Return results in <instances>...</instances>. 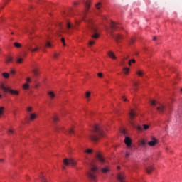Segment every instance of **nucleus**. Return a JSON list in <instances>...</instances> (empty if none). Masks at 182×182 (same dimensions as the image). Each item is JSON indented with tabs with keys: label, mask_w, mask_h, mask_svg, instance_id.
Instances as JSON below:
<instances>
[{
	"label": "nucleus",
	"mask_w": 182,
	"mask_h": 182,
	"mask_svg": "<svg viewBox=\"0 0 182 182\" xmlns=\"http://www.w3.org/2000/svg\"><path fill=\"white\" fill-rule=\"evenodd\" d=\"M40 178L42 182H48V181L46 180V178H45V176H41Z\"/></svg>",
	"instance_id": "nucleus-32"
},
{
	"label": "nucleus",
	"mask_w": 182,
	"mask_h": 182,
	"mask_svg": "<svg viewBox=\"0 0 182 182\" xmlns=\"http://www.w3.org/2000/svg\"><path fill=\"white\" fill-rule=\"evenodd\" d=\"M66 28H67L68 31H69V30L73 28L74 26H72V24H70V22H68V23H66Z\"/></svg>",
	"instance_id": "nucleus-21"
},
{
	"label": "nucleus",
	"mask_w": 182,
	"mask_h": 182,
	"mask_svg": "<svg viewBox=\"0 0 182 182\" xmlns=\"http://www.w3.org/2000/svg\"><path fill=\"white\" fill-rule=\"evenodd\" d=\"M95 171H97V167L94 166L91 168L90 171L87 173L89 178L91 180H96V176L95 175Z\"/></svg>",
	"instance_id": "nucleus-7"
},
{
	"label": "nucleus",
	"mask_w": 182,
	"mask_h": 182,
	"mask_svg": "<svg viewBox=\"0 0 182 182\" xmlns=\"http://www.w3.org/2000/svg\"><path fill=\"white\" fill-rule=\"evenodd\" d=\"M134 90H137V82H134Z\"/></svg>",
	"instance_id": "nucleus-45"
},
{
	"label": "nucleus",
	"mask_w": 182,
	"mask_h": 182,
	"mask_svg": "<svg viewBox=\"0 0 182 182\" xmlns=\"http://www.w3.org/2000/svg\"><path fill=\"white\" fill-rule=\"evenodd\" d=\"M63 164H65V166H72L73 167L74 166H76V161H75V160L70 159H63Z\"/></svg>",
	"instance_id": "nucleus-8"
},
{
	"label": "nucleus",
	"mask_w": 182,
	"mask_h": 182,
	"mask_svg": "<svg viewBox=\"0 0 182 182\" xmlns=\"http://www.w3.org/2000/svg\"><path fill=\"white\" fill-rule=\"evenodd\" d=\"M23 89H25L26 90H28V89H29V84H28V83L24 84L23 86Z\"/></svg>",
	"instance_id": "nucleus-34"
},
{
	"label": "nucleus",
	"mask_w": 182,
	"mask_h": 182,
	"mask_svg": "<svg viewBox=\"0 0 182 182\" xmlns=\"http://www.w3.org/2000/svg\"><path fill=\"white\" fill-rule=\"evenodd\" d=\"M125 157L126 159H128V157H130V152H126Z\"/></svg>",
	"instance_id": "nucleus-43"
},
{
	"label": "nucleus",
	"mask_w": 182,
	"mask_h": 182,
	"mask_svg": "<svg viewBox=\"0 0 182 182\" xmlns=\"http://www.w3.org/2000/svg\"><path fill=\"white\" fill-rule=\"evenodd\" d=\"M109 26H110V28L105 26L106 32H107V33H109V35H111L112 38H113L116 41V42L117 43H119V42H120V41H122V39H123V36H122L120 34L114 35L113 33V31H116L117 29V28H119V24L114 21H111V23H109Z\"/></svg>",
	"instance_id": "nucleus-1"
},
{
	"label": "nucleus",
	"mask_w": 182,
	"mask_h": 182,
	"mask_svg": "<svg viewBox=\"0 0 182 182\" xmlns=\"http://www.w3.org/2000/svg\"><path fill=\"white\" fill-rule=\"evenodd\" d=\"M22 62H23V58H18L17 60V63H22Z\"/></svg>",
	"instance_id": "nucleus-39"
},
{
	"label": "nucleus",
	"mask_w": 182,
	"mask_h": 182,
	"mask_svg": "<svg viewBox=\"0 0 182 182\" xmlns=\"http://www.w3.org/2000/svg\"><path fill=\"white\" fill-rule=\"evenodd\" d=\"M89 46H93L95 45V40H91L88 43Z\"/></svg>",
	"instance_id": "nucleus-29"
},
{
	"label": "nucleus",
	"mask_w": 182,
	"mask_h": 182,
	"mask_svg": "<svg viewBox=\"0 0 182 182\" xmlns=\"http://www.w3.org/2000/svg\"><path fill=\"white\" fill-rule=\"evenodd\" d=\"M0 161H4V159H0Z\"/></svg>",
	"instance_id": "nucleus-63"
},
{
	"label": "nucleus",
	"mask_w": 182,
	"mask_h": 182,
	"mask_svg": "<svg viewBox=\"0 0 182 182\" xmlns=\"http://www.w3.org/2000/svg\"><path fill=\"white\" fill-rule=\"evenodd\" d=\"M132 63H136V60L132 59V60H129V62L128 63V65L129 66H132Z\"/></svg>",
	"instance_id": "nucleus-33"
},
{
	"label": "nucleus",
	"mask_w": 182,
	"mask_h": 182,
	"mask_svg": "<svg viewBox=\"0 0 182 182\" xmlns=\"http://www.w3.org/2000/svg\"><path fill=\"white\" fill-rule=\"evenodd\" d=\"M129 70H130V69L129 68H124L123 69V72L125 75H128L129 74Z\"/></svg>",
	"instance_id": "nucleus-25"
},
{
	"label": "nucleus",
	"mask_w": 182,
	"mask_h": 182,
	"mask_svg": "<svg viewBox=\"0 0 182 182\" xmlns=\"http://www.w3.org/2000/svg\"><path fill=\"white\" fill-rule=\"evenodd\" d=\"M27 111L31 113V112H32V108L31 107H27Z\"/></svg>",
	"instance_id": "nucleus-50"
},
{
	"label": "nucleus",
	"mask_w": 182,
	"mask_h": 182,
	"mask_svg": "<svg viewBox=\"0 0 182 182\" xmlns=\"http://www.w3.org/2000/svg\"><path fill=\"white\" fill-rule=\"evenodd\" d=\"M5 108L4 107H0V117H2V114H4V109Z\"/></svg>",
	"instance_id": "nucleus-28"
},
{
	"label": "nucleus",
	"mask_w": 182,
	"mask_h": 182,
	"mask_svg": "<svg viewBox=\"0 0 182 182\" xmlns=\"http://www.w3.org/2000/svg\"><path fill=\"white\" fill-rule=\"evenodd\" d=\"M143 127L144 130H147L149 127V125H146V124H144Z\"/></svg>",
	"instance_id": "nucleus-46"
},
{
	"label": "nucleus",
	"mask_w": 182,
	"mask_h": 182,
	"mask_svg": "<svg viewBox=\"0 0 182 182\" xmlns=\"http://www.w3.org/2000/svg\"><path fill=\"white\" fill-rule=\"evenodd\" d=\"M58 117H54L53 118V121L54 123H56V122H58Z\"/></svg>",
	"instance_id": "nucleus-40"
},
{
	"label": "nucleus",
	"mask_w": 182,
	"mask_h": 182,
	"mask_svg": "<svg viewBox=\"0 0 182 182\" xmlns=\"http://www.w3.org/2000/svg\"><path fill=\"white\" fill-rule=\"evenodd\" d=\"M134 42H136V40H134V38H131L129 41H128L129 45H133Z\"/></svg>",
	"instance_id": "nucleus-26"
},
{
	"label": "nucleus",
	"mask_w": 182,
	"mask_h": 182,
	"mask_svg": "<svg viewBox=\"0 0 182 182\" xmlns=\"http://www.w3.org/2000/svg\"><path fill=\"white\" fill-rule=\"evenodd\" d=\"M46 46L48 48H50L51 44H50V43L47 42L46 44Z\"/></svg>",
	"instance_id": "nucleus-49"
},
{
	"label": "nucleus",
	"mask_w": 182,
	"mask_h": 182,
	"mask_svg": "<svg viewBox=\"0 0 182 182\" xmlns=\"http://www.w3.org/2000/svg\"><path fill=\"white\" fill-rule=\"evenodd\" d=\"M137 130L141 131V130H143V128L140 126H138L137 127Z\"/></svg>",
	"instance_id": "nucleus-52"
},
{
	"label": "nucleus",
	"mask_w": 182,
	"mask_h": 182,
	"mask_svg": "<svg viewBox=\"0 0 182 182\" xmlns=\"http://www.w3.org/2000/svg\"><path fill=\"white\" fill-rule=\"evenodd\" d=\"M102 19H107V16H102Z\"/></svg>",
	"instance_id": "nucleus-57"
},
{
	"label": "nucleus",
	"mask_w": 182,
	"mask_h": 182,
	"mask_svg": "<svg viewBox=\"0 0 182 182\" xmlns=\"http://www.w3.org/2000/svg\"><path fill=\"white\" fill-rule=\"evenodd\" d=\"M3 76L4 77H5V79H8V77H9V73H3Z\"/></svg>",
	"instance_id": "nucleus-31"
},
{
	"label": "nucleus",
	"mask_w": 182,
	"mask_h": 182,
	"mask_svg": "<svg viewBox=\"0 0 182 182\" xmlns=\"http://www.w3.org/2000/svg\"><path fill=\"white\" fill-rule=\"evenodd\" d=\"M26 82L27 83H29V82H31V77H27Z\"/></svg>",
	"instance_id": "nucleus-53"
},
{
	"label": "nucleus",
	"mask_w": 182,
	"mask_h": 182,
	"mask_svg": "<svg viewBox=\"0 0 182 182\" xmlns=\"http://www.w3.org/2000/svg\"><path fill=\"white\" fill-rule=\"evenodd\" d=\"M48 95L49 96L51 100H53V99H55V95L54 92H52V91L48 92Z\"/></svg>",
	"instance_id": "nucleus-15"
},
{
	"label": "nucleus",
	"mask_w": 182,
	"mask_h": 182,
	"mask_svg": "<svg viewBox=\"0 0 182 182\" xmlns=\"http://www.w3.org/2000/svg\"><path fill=\"white\" fill-rule=\"evenodd\" d=\"M121 132H122L123 134H126V131H125L124 129H122V130L121 131Z\"/></svg>",
	"instance_id": "nucleus-54"
},
{
	"label": "nucleus",
	"mask_w": 182,
	"mask_h": 182,
	"mask_svg": "<svg viewBox=\"0 0 182 182\" xmlns=\"http://www.w3.org/2000/svg\"><path fill=\"white\" fill-rule=\"evenodd\" d=\"M11 73L12 75H15V71H14V70H11Z\"/></svg>",
	"instance_id": "nucleus-55"
},
{
	"label": "nucleus",
	"mask_w": 182,
	"mask_h": 182,
	"mask_svg": "<svg viewBox=\"0 0 182 182\" xmlns=\"http://www.w3.org/2000/svg\"><path fill=\"white\" fill-rule=\"evenodd\" d=\"M139 144H140L142 147H144V146H146V141H144V140L140 141Z\"/></svg>",
	"instance_id": "nucleus-27"
},
{
	"label": "nucleus",
	"mask_w": 182,
	"mask_h": 182,
	"mask_svg": "<svg viewBox=\"0 0 182 182\" xmlns=\"http://www.w3.org/2000/svg\"><path fill=\"white\" fill-rule=\"evenodd\" d=\"M129 124L131 126L134 127V122H133V120H134V118L136 116V112H134V109H130L129 112Z\"/></svg>",
	"instance_id": "nucleus-5"
},
{
	"label": "nucleus",
	"mask_w": 182,
	"mask_h": 182,
	"mask_svg": "<svg viewBox=\"0 0 182 182\" xmlns=\"http://www.w3.org/2000/svg\"><path fill=\"white\" fill-rule=\"evenodd\" d=\"M101 171L104 174H107V173H109L110 171V169L109 168V167L106 166L105 168H101Z\"/></svg>",
	"instance_id": "nucleus-16"
},
{
	"label": "nucleus",
	"mask_w": 182,
	"mask_h": 182,
	"mask_svg": "<svg viewBox=\"0 0 182 182\" xmlns=\"http://www.w3.org/2000/svg\"><path fill=\"white\" fill-rule=\"evenodd\" d=\"M55 132L60 133V132H64V129L62 127H55Z\"/></svg>",
	"instance_id": "nucleus-19"
},
{
	"label": "nucleus",
	"mask_w": 182,
	"mask_h": 182,
	"mask_svg": "<svg viewBox=\"0 0 182 182\" xmlns=\"http://www.w3.org/2000/svg\"><path fill=\"white\" fill-rule=\"evenodd\" d=\"M14 46H15V48H21L22 45H21V43H14Z\"/></svg>",
	"instance_id": "nucleus-30"
},
{
	"label": "nucleus",
	"mask_w": 182,
	"mask_h": 182,
	"mask_svg": "<svg viewBox=\"0 0 182 182\" xmlns=\"http://www.w3.org/2000/svg\"><path fill=\"white\" fill-rule=\"evenodd\" d=\"M74 5H77V2H75V3H74Z\"/></svg>",
	"instance_id": "nucleus-62"
},
{
	"label": "nucleus",
	"mask_w": 182,
	"mask_h": 182,
	"mask_svg": "<svg viewBox=\"0 0 182 182\" xmlns=\"http://www.w3.org/2000/svg\"><path fill=\"white\" fill-rule=\"evenodd\" d=\"M65 166H63V170H65Z\"/></svg>",
	"instance_id": "nucleus-61"
},
{
	"label": "nucleus",
	"mask_w": 182,
	"mask_h": 182,
	"mask_svg": "<svg viewBox=\"0 0 182 182\" xmlns=\"http://www.w3.org/2000/svg\"><path fill=\"white\" fill-rule=\"evenodd\" d=\"M156 39H157V37L156 36L153 38V41H156Z\"/></svg>",
	"instance_id": "nucleus-58"
},
{
	"label": "nucleus",
	"mask_w": 182,
	"mask_h": 182,
	"mask_svg": "<svg viewBox=\"0 0 182 182\" xmlns=\"http://www.w3.org/2000/svg\"><path fill=\"white\" fill-rule=\"evenodd\" d=\"M33 73L34 76H38L39 75V71L36 69L33 70Z\"/></svg>",
	"instance_id": "nucleus-24"
},
{
	"label": "nucleus",
	"mask_w": 182,
	"mask_h": 182,
	"mask_svg": "<svg viewBox=\"0 0 182 182\" xmlns=\"http://www.w3.org/2000/svg\"><path fill=\"white\" fill-rule=\"evenodd\" d=\"M58 56H59V54H58V53H54V55H53L54 59H57V58H58Z\"/></svg>",
	"instance_id": "nucleus-47"
},
{
	"label": "nucleus",
	"mask_w": 182,
	"mask_h": 182,
	"mask_svg": "<svg viewBox=\"0 0 182 182\" xmlns=\"http://www.w3.org/2000/svg\"><path fill=\"white\" fill-rule=\"evenodd\" d=\"M150 103L151 106H156V105H157V102H156V100H151Z\"/></svg>",
	"instance_id": "nucleus-35"
},
{
	"label": "nucleus",
	"mask_w": 182,
	"mask_h": 182,
	"mask_svg": "<svg viewBox=\"0 0 182 182\" xmlns=\"http://www.w3.org/2000/svg\"><path fill=\"white\" fill-rule=\"evenodd\" d=\"M158 143H159V141L157 140V139L152 137L151 140L148 142V144L151 147H154V146H156V144H157Z\"/></svg>",
	"instance_id": "nucleus-9"
},
{
	"label": "nucleus",
	"mask_w": 182,
	"mask_h": 182,
	"mask_svg": "<svg viewBox=\"0 0 182 182\" xmlns=\"http://www.w3.org/2000/svg\"><path fill=\"white\" fill-rule=\"evenodd\" d=\"M108 56L111 58V59H116V55H114V53L112 51L108 52Z\"/></svg>",
	"instance_id": "nucleus-17"
},
{
	"label": "nucleus",
	"mask_w": 182,
	"mask_h": 182,
	"mask_svg": "<svg viewBox=\"0 0 182 182\" xmlns=\"http://www.w3.org/2000/svg\"><path fill=\"white\" fill-rule=\"evenodd\" d=\"M14 133H15V130L14 129H10L7 131V134H9V136L14 134Z\"/></svg>",
	"instance_id": "nucleus-22"
},
{
	"label": "nucleus",
	"mask_w": 182,
	"mask_h": 182,
	"mask_svg": "<svg viewBox=\"0 0 182 182\" xmlns=\"http://www.w3.org/2000/svg\"><path fill=\"white\" fill-rule=\"evenodd\" d=\"M125 178H126V176H124V173H119L117 175V180L119 182H126L124 181Z\"/></svg>",
	"instance_id": "nucleus-13"
},
{
	"label": "nucleus",
	"mask_w": 182,
	"mask_h": 182,
	"mask_svg": "<svg viewBox=\"0 0 182 182\" xmlns=\"http://www.w3.org/2000/svg\"><path fill=\"white\" fill-rule=\"evenodd\" d=\"M124 143L128 149H130V147H132V139H130V137L125 136Z\"/></svg>",
	"instance_id": "nucleus-10"
},
{
	"label": "nucleus",
	"mask_w": 182,
	"mask_h": 182,
	"mask_svg": "<svg viewBox=\"0 0 182 182\" xmlns=\"http://www.w3.org/2000/svg\"><path fill=\"white\" fill-rule=\"evenodd\" d=\"M166 107L163 105H160L159 107H157L156 110L159 112V114H163L164 113V110Z\"/></svg>",
	"instance_id": "nucleus-12"
},
{
	"label": "nucleus",
	"mask_w": 182,
	"mask_h": 182,
	"mask_svg": "<svg viewBox=\"0 0 182 182\" xmlns=\"http://www.w3.org/2000/svg\"><path fill=\"white\" fill-rule=\"evenodd\" d=\"M12 60H13L12 57H6V63H10V62H12Z\"/></svg>",
	"instance_id": "nucleus-23"
},
{
	"label": "nucleus",
	"mask_w": 182,
	"mask_h": 182,
	"mask_svg": "<svg viewBox=\"0 0 182 182\" xmlns=\"http://www.w3.org/2000/svg\"><path fill=\"white\" fill-rule=\"evenodd\" d=\"M59 26H60V29H62V24L60 23Z\"/></svg>",
	"instance_id": "nucleus-59"
},
{
	"label": "nucleus",
	"mask_w": 182,
	"mask_h": 182,
	"mask_svg": "<svg viewBox=\"0 0 182 182\" xmlns=\"http://www.w3.org/2000/svg\"><path fill=\"white\" fill-rule=\"evenodd\" d=\"M98 77H103V74L102 73H99L97 74Z\"/></svg>",
	"instance_id": "nucleus-48"
},
{
	"label": "nucleus",
	"mask_w": 182,
	"mask_h": 182,
	"mask_svg": "<svg viewBox=\"0 0 182 182\" xmlns=\"http://www.w3.org/2000/svg\"><path fill=\"white\" fill-rule=\"evenodd\" d=\"M95 6L97 9H100V8H102V4L97 3Z\"/></svg>",
	"instance_id": "nucleus-36"
},
{
	"label": "nucleus",
	"mask_w": 182,
	"mask_h": 182,
	"mask_svg": "<svg viewBox=\"0 0 182 182\" xmlns=\"http://www.w3.org/2000/svg\"><path fill=\"white\" fill-rule=\"evenodd\" d=\"M67 33H69V31H67Z\"/></svg>",
	"instance_id": "nucleus-64"
},
{
	"label": "nucleus",
	"mask_w": 182,
	"mask_h": 182,
	"mask_svg": "<svg viewBox=\"0 0 182 182\" xmlns=\"http://www.w3.org/2000/svg\"><path fill=\"white\" fill-rule=\"evenodd\" d=\"M37 115L36 113H31L30 114V120H35V119H36Z\"/></svg>",
	"instance_id": "nucleus-18"
},
{
	"label": "nucleus",
	"mask_w": 182,
	"mask_h": 182,
	"mask_svg": "<svg viewBox=\"0 0 182 182\" xmlns=\"http://www.w3.org/2000/svg\"><path fill=\"white\" fill-rule=\"evenodd\" d=\"M124 59H129V55H127V57H124V58L122 59V61L121 63V65H122V66H124Z\"/></svg>",
	"instance_id": "nucleus-37"
},
{
	"label": "nucleus",
	"mask_w": 182,
	"mask_h": 182,
	"mask_svg": "<svg viewBox=\"0 0 182 182\" xmlns=\"http://www.w3.org/2000/svg\"><path fill=\"white\" fill-rule=\"evenodd\" d=\"M0 89L1 90H4V92H8L9 93H11V95H13V96H18L19 95V92L18 90H12L9 88L7 86H5V85L1 84L0 85Z\"/></svg>",
	"instance_id": "nucleus-4"
},
{
	"label": "nucleus",
	"mask_w": 182,
	"mask_h": 182,
	"mask_svg": "<svg viewBox=\"0 0 182 182\" xmlns=\"http://www.w3.org/2000/svg\"><path fill=\"white\" fill-rule=\"evenodd\" d=\"M85 97L87 99H89V97H90V92H87L85 93Z\"/></svg>",
	"instance_id": "nucleus-38"
},
{
	"label": "nucleus",
	"mask_w": 182,
	"mask_h": 182,
	"mask_svg": "<svg viewBox=\"0 0 182 182\" xmlns=\"http://www.w3.org/2000/svg\"><path fill=\"white\" fill-rule=\"evenodd\" d=\"M87 102H89L90 100V98H87Z\"/></svg>",
	"instance_id": "nucleus-60"
},
{
	"label": "nucleus",
	"mask_w": 182,
	"mask_h": 182,
	"mask_svg": "<svg viewBox=\"0 0 182 182\" xmlns=\"http://www.w3.org/2000/svg\"><path fill=\"white\" fill-rule=\"evenodd\" d=\"M68 134H73V129L70 128V129L68 130Z\"/></svg>",
	"instance_id": "nucleus-41"
},
{
	"label": "nucleus",
	"mask_w": 182,
	"mask_h": 182,
	"mask_svg": "<svg viewBox=\"0 0 182 182\" xmlns=\"http://www.w3.org/2000/svg\"><path fill=\"white\" fill-rule=\"evenodd\" d=\"M102 136H103V130H102L100 126L96 124L93 127V131L89 135V139L92 141H97L99 137H102Z\"/></svg>",
	"instance_id": "nucleus-2"
},
{
	"label": "nucleus",
	"mask_w": 182,
	"mask_h": 182,
	"mask_svg": "<svg viewBox=\"0 0 182 182\" xmlns=\"http://www.w3.org/2000/svg\"><path fill=\"white\" fill-rule=\"evenodd\" d=\"M61 42H62L63 46H66V43H65V39L63 38H61Z\"/></svg>",
	"instance_id": "nucleus-44"
},
{
	"label": "nucleus",
	"mask_w": 182,
	"mask_h": 182,
	"mask_svg": "<svg viewBox=\"0 0 182 182\" xmlns=\"http://www.w3.org/2000/svg\"><path fill=\"white\" fill-rule=\"evenodd\" d=\"M86 153H88V154H90V153H92V149H87Z\"/></svg>",
	"instance_id": "nucleus-51"
},
{
	"label": "nucleus",
	"mask_w": 182,
	"mask_h": 182,
	"mask_svg": "<svg viewBox=\"0 0 182 182\" xmlns=\"http://www.w3.org/2000/svg\"><path fill=\"white\" fill-rule=\"evenodd\" d=\"M122 99H124V102H127V98H125L124 97H122Z\"/></svg>",
	"instance_id": "nucleus-56"
},
{
	"label": "nucleus",
	"mask_w": 182,
	"mask_h": 182,
	"mask_svg": "<svg viewBox=\"0 0 182 182\" xmlns=\"http://www.w3.org/2000/svg\"><path fill=\"white\" fill-rule=\"evenodd\" d=\"M146 170L148 174H151V173L153 171V166H148L146 167Z\"/></svg>",
	"instance_id": "nucleus-20"
},
{
	"label": "nucleus",
	"mask_w": 182,
	"mask_h": 182,
	"mask_svg": "<svg viewBox=\"0 0 182 182\" xmlns=\"http://www.w3.org/2000/svg\"><path fill=\"white\" fill-rule=\"evenodd\" d=\"M89 31L92 33L91 38L92 39H97L99 38V34L97 33V27L92 21H90Z\"/></svg>",
	"instance_id": "nucleus-3"
},
{
	"label": "nucleus",
	"mask_w": 182,
	"mask_h": 182,
	"mask_svg": "<svg viewBox=\"0 0 182 182\" xmlns=\"http://www.w3.org/2000/svg\"><path fill=\"white\" fill-rule=\"evenodd\" d=\"M97 159L99 162H100V164H105V163H106V161L104 159L103 156L100 155V154L97 155Z\"/></svg>",
	"instance_id": "nucleus-14"
},
{
	"label": "nucleus",
	"mask_w": 182,
	"mask_h": 182,
	"mask_svg": "<svg viewBox=\"0 0 182 182\" xmlns=\"http://www.w3.org/2000/svg\"><path fill=\"white\" fill-rule=\"evenodd\" d=\"M84 4H85V9L82 11L81 16L82 19L85 21V18H86V14L87 11H89V9L90 8V1H84Z\"/></svg>",
	"instance_id": "nucleus-6"
},
{
	"label": "nucleus",
	"mask_w": 182,
	"mask_h": 182,
	"mask_svg": "<svg viewBox=\"0 0 182 182\" xmlns=\"http://www.w3.org/2000/svg\"><path fill=\"white\" fill-rule=\"evenodd\" d=\"M136 74H138L139 76H143V72L142 71H137Z\"/></svg>",
	"instance_id": "nucleus-42"
},
{
	"label": "nucleus",
	"mask_w": 182,
	"mask_h": 182,
	"mask_svg": "<svg viewBox=\"0 0 182 182\" xmlns=\"http://www.w3.org/2000/svg\"><path fill=\"white\" fill-rule=\"evenodd\" d=\"M26 48L28 50H30L31 52H38V50H39V47H36V48H32V45L31 44H27L26 46Z\"/></svg>",
	"instance_id": "nucleus-11"
}]
</instances>
